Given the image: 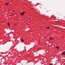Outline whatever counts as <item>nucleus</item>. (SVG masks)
<instances>
[{
  "label": "nucleus",
  "mask_w": 65,
  "mask_h": 65,
  "mask_svg": "<svg viewBox=\"0 0 65 65\" xmlns=\"http://www.w3.org/2000/svg\"><path fill=\"white\" fill-rule=\"evenodd\" d=\"M24 13H25V12H21V15H24Z\"/></svg>",
  "instance_id": "f257e3e1"
},
{
  "label": "nucleus",
  "mask_w": 65,
  "mask_h": 65,
  "mask_svg": "<svg viewBox=\"0 0 65 65\" xmlns=\"http://www.w3.org/2000/svg\"><path fill=\"white\" fill-rule=\"evenodd\" d=\"M56 47V48H57L59 49V48L60 47H59V46H57V47Z\"/></svg>",
  "instance_id": "39448f33"
},
{
  "label": "nucleus",
  "mask_w": 65,
  "mask_h": 65,
  "mask_svg": "<svg viewBox=\"0 0 65 65\" xmlns=\"http://www.w3.org/2000/svg\"><path fill=\"white\" fill-rule=\"evenodd\" d=\"M47 29H50L49 26H48L47 27H46Z\"/></svg>",
  "instance_id": "423d86ee"
},
{
  "label": "nucleus",
  "mask_w": 65,
  "mask_h": 65,
  "mask_svg": "<svg viewBox=\"0 0 65 65\" xmlns=\"http://www.w3.org/2000/svg\"><path fill=\"white\" fill-rule=\"evenodd\" d=\"M7 4H8V3H7L6 4V5H7Z\"/></svg>",
  "instance_id": "0eeeda50"
},
{
  "label": "nucleus",
  "mask_w": 65,
  "mask_h": 65,
  "mask_svg": "<svg viewBox=\"0 0 65 65\" xmlns=\"http://www.w3.org/2000/svg\"><path fill=\"white\" fill-rule=\"evenodd\" d=\"M20 40L22 42H23L24 41L22 39H21Z\"/></svg>",
  "instance_id": "7ed1b4c3"
},
{
  "label": "nucleus",
  "mask_w": 65,
  "mask_h": 65,
  "mask_svg": "<svg viewBox=\"0 0 65 65\" xmlns=\"http://www.w3.org/2000/svg\"><path fill=\"white\" fill-rule=\"evenodd\" d=\"M53 64H52V63H51V64H49V65H52Z\"/></svg>",
  "instance_id": "1a4fd4ad"
},
{
  "label": "nucleus",
  "mask_w": 65,
  "mask_h": 65,
  "mask_svg": "<svg viewBox=\"0 0 65 65\" xmlns=\"http://www.w3.org/2000/svg\"><path fill=\"white\" fill-rule=\"evenodd\" d=\"M8 25L9 26H10V24L9 23H8Z\"/></svg>",
  "instance_id": "20e7f679"
},
{
  "label": "nucleus",
  "mask_w": 65,
  "mask_h": 65,
  "mask_svg": "<svg viewBox=\"0 0 65 65\" xmlns=\"http://www.w3.org/2000/svg\"><path fill=\"white\" fill-rule=\"evenodd\" d=\"M52 38H51L50 39H52Z\"/></svg>",
  "instance_id": "6e6552de"
},
{
  "label": "nucleus",
  "mask_w": 65,
  "mask_h": 65,
  "mask_svg": "<svg viewBox=\"0 0 65 65\" xmlns=\"http://www.w3.org/2000/svg\"><path fill=\"white\" fill-rule=\"evenodd\" d=\"M62 55L63 56H65V51H63V53H62Z\"/></svg>",
  "instance_id": "f03ea898"
}]
</instances>
